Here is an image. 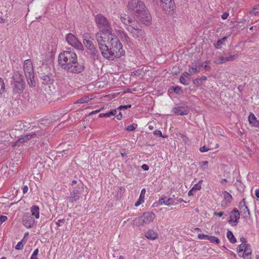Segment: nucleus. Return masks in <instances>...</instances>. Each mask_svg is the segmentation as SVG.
I'll use <instances>...</instances> for the list:
<instances>
[{
    "label": "nucleus",
    "instance_id": "1",
    "mask_svg": "<svg viewBox=\"0 0 259 259\" xmlns=\"http://www.w3.org/2000/svg\"><path fill=\"white\" fill-rule=\"evenodd\" d=\"M99 48L103 57L108 60L113 61L124 56L125 52L122 45L115 35L107 36V42Z\"/></svg>",
    "mask_w": 259,
    "mask_h": 259
},
{
    "label": "nucleus",
    "instance_id": "2",
    "mask_svg": "<svg viewBox=\"0 0 259 259\" xmlns=\"http://www.w3.org/2000/svg\"><path fill=\"white\" fill-rule=\"evenodd\" d=\"M77 61L76 53L71 48H68L66 51L61 53L58 56V62L61 67L66 70L69 65L75 64Z\"/></svg>",
    "mask_w": 259,
    "mask_h": 259
},
{
    "label": "nucleus",
    "instance_id": "3",
    "mask_svg": "<svg viewBox=\"0 0 259 259\" xmlns=\"http://www.w3.org/2000/svg\"><path fill=\"white\" fill-rule=\"evenodd\" d=\"M95 22L100 32L108 36L114 35L112 34V28L108 19L102 14H98L95 16Z\"/></svg>",
    "mask_w": 259,
    "mask_h": 259
},
{
    "label": "nucleus",
    "instance_id": "4",
    "mask_svg": "<svg viewBox=\"0 0 259 259\" xmlns=\"http://www.w3.org/2000/svg\"><path fill=\"white\" fill-rule=\"evenodd\" d=\"M84 185L80 180H78V185L73 187L72 190L70 193V195L66 198L67 203H76L80 198L81 194L84 192Z\"/></svg>",
    "mask_w": 259,
    "mask_h": 259
},
{
    "label": "nucleus",
    "instance_id": "5",
    "mask_svg": "<svg viewBox=\"0 0 259 259\" xmlns=\"http://www.w3.org/2000/svg\"><path fill=\"white\" fill-rule=\"evenodd\" d=\"M23 70L27 83L29 87H35L36 83L34 80V73L32 63L30 59H27L24 61Z\"/></svg>",
    "mask_w": 259,
    "mask_h": 259
},
{
    "label": "nucleus",
    "instance_id": "6",
    "mask_svg": "<svg viewBox=\"0 0 259 259\" xmlns=\"http://www.w3.org/2000/svg\"><path fill=\"white\" fill-rule=\"evenodd\" d=\"M146 8L145 4L139 0H131L128 2L127 9L131 13L137 17Z\"/></svg>",
    "mask_w": 259,
    "mask_h": 259
},
{
    "label": "nucleus",
    "instance_id": "7",
    "mask_svg": "<svg viewBox=\"0 0 259 259\" xmlns=\"http://www.w3.org/2000/svg\"><path fill=\"white\" fill-rule=\"evenodd\" d=\"M155 217V214L152 212H145L141 217L135 218L133 220V225L136 226H140L149 224L153 221Z\"/></svg>",
    "mask_w": 259,
    "mask_h": 259
},
{
    "label": "nucleus",
    "instance_id": "8",
    "mask_svg": "<svg viewBox=\"0 0 259 259\" xmlns=\"http://www.w3.org/2000/svg\"><path fill=\"white\" fill-rule=\"evenodd\" d=\"M126 29L135 38H138L140 40V38H142L144 36V31L138 28L136 25H130Z\"/></svg>",
    "mask_w": 259,
    "mask_h": 259
},
{
    "label": "nucleus",
    "instance_id": "9",
    "mask_svg": "<svg viewBox=\"0 0 259 259\" xmlns=\"http://www.w3.org/2000/svg\"><path fill=\"white\" fill-rule=\"evenodd\" d=\"M66 40L69 45L74 47L77 50H83V47L82 44L74 34L71 33H68L66 35Z\"/></svg>",
    "mask_w": 259,
    "mask_h": 259
},
{
    "label": "nucleus",
    "instance_id": "10",
    "mask_svg": "<svg viewBox=\"0 0 259 259\" xmlns=\"http://www.w3.org/2000/svg\"><path fill=\"white\" fill-rule=\"evenodd\" d=\"M162 9L166 14H171L176 8L174 0H160Z\"/></svg>",
    "mask_w": 259,
    "mask_h": 259
},
{
    "label": "nucleus",
    "instance_id": "11",
    "mask_svg": "<svg viewBox=\"0 0 259 259\" xmlns=\"http://www.w3.org/2000/svg\"><path fill=\"white\" fill-rule=\"evenodd\" d=\"M240 217V212L235 208L230 212L228 222L232 226H236L238 223Z\"/></svg>",
    "mask_w": 259,
    "mask_h": 259
},
{
    "label": "nucleus",
    "instance_id": "12",
    "mask_svg": "<svg viewBox=\"0 0 259 259\" xmlns=\"http://www.w3.org/2000/svg\"><path fill=\"white\" fill-rule=\"evenodd\" d=\"M84 69V64L83 63L77 62L68 66L65 70L73 73H79Z\"/></svg>",
    "mask_w": 259,
    "mask_h": 259
},
{
    "label": "nucleus",
    "instance_id": "13",
    "mask_svg": "<svg viewBox=\"0 0 259 259\" xmlns=\"http://www.w3.org/2000/svg\"><path fill=\"white\" fill-rule=\"evenodd\" d=\"M137 17L146 25H149L151 24L152 17L146 8Z\"/></svg>",
    "mask_w": 259,
    "mask_h": 259
},
{
    "label": "nucleus",
    "instance_id": "14",
    "mask_svg": "<svg viewBox=\"0 0 259 259\" xmlns=\"http://www.w3.org/2000/svg\"><path fill=\"white\" fill-rule=\"evenodd\" d=\"M165 205L170 206L174 204V200L172 198H167L165 196H162L159 199V201L153 203L154 207H157L158 205Z\"/></svg>",
    "mask_w": 259,
    "mask_h": 259
},
{
    "label": "nucleus",
    "instance_id": "15",
    "mask_svg": "<svg viewBox=\"0 0 259 259\" xmlns=\"http://www.w3.org/2000/svg\"><path fill=\"white\" fill-rule=\"evenodd\" d=\"M171 112L178 115H185L188 114L190 109L188 106H178L173 108Z\"/></svg>",
    "mask_w": 259,
    "mask_h": 259
},
{
    "label": "nucleus",
    "instance_id": "16",
    "mask_svg": "<svg viewBox=\"0 0 259 259\" xmlns=\"http://www.w3.org/2000/svg\"><path fill=\"white\" fill-rule=\"evenodd\" d=\"M39 76L42 80V83L44 84H51L53 82V75L51 72L39 73Z\"/></svg>",
    "mask_w": 259,
    "mask_h": 259
},
{
    "label": "nucleus",
    "instance_id": "17",
    "mask_svg": "<svg viewBox=\"0 0 259 259\" xmlns=\"http://www.w3.org/2000/svg\"><path fill=\"white\" fill-rule=\"evenodd\" d=\"M239 208L241 212L244 214V218H250V213L248 207L245 203V199H243L239 204Z\"/></svg>",
    "mask_w": 259,
    "mask_h": 259
},
{
    "label": "nucleus",
    "instance_id": "18",
    "mask_svg": "<svg viewBox=\"0 0 259 259\" xmlns=\"http://www.w3.org/2000/svg\"><path fill=\"white\" fill-rule=\"evenodd\" d=\"M42 132H34L31 134H28L25 135L24 137L20 138L18 140L19 142L20 143H24L30 139H31L33 137H37L39 138L41 136H42L44 134H42Z\"/></svg>",
    "mask_w": 259,
    "mask_h": 259
},
{
    "label": "nucleus",
    "instance_id": "19",
    "mask_svg": "<svg viewBox=\"0 0 259 259\" xmlns=\"http://www.w3.org/2000/svg\"><path fill=\"white\" fill-rule=\"evenodd\" d=\"M23 225L27 228H31L34 224V219L30 215H24L23 218Z\"/></svg>",
    "mask_w": 259,
    "mask_h": 259
},
{
    "label": "nucleus",
    "instance_id": "20",
    "mask_svg": "<svg viewBox=\"0 0 259 259\" xmlns=\"http://www.w3.org/2000/svg\"><path fill=\"white\" fill-rule=\"evenodd\" d=\"M203 66V64L200 62H196L193 63V66L189 69V74L190 76L193 75L194 73L199 72L201 67Z\"/></svg>",
    "mask_w": 259,
    "mask_h": 259
},
{
    "label": "nucleus",
    "instance_id": "21",
    "mask_svg": "<svg viewBox=\"0 0 259 259\" xmlns=\"http://www.w3.org/2000/svg\"><path fill=\"white\" fill-rule=\"evenodd\" d=\"M14 91L16 93H22L25 89V82L14 81Z\"/></svg>",
    "mask_w": 259,
    "mask_h": 259
},
{
    "label": "nucleus",
    "instance_id": "22",
    "mask_svg": "<svg viewBox=\"0 0 259 259\" xmlns=\"http://www.w3.org/2000/svg\"><path fill=\"white\" fill-rule=\"evenodd\" d=\"M248 121L251 126L259 127V120L252 113H250L248 116Z\"/></svg>",
    "mask_w": 259,
    "mask_h": 259
},
{
    "label": "nucleus",
    "instance_id": "23",
    "mask_svg": "<svg viewBox=\"0 0 259 259\" xmlns=\"http://www.w3.org/2000/svg\"><path fill=\"white\" fill-rule=\"evenodd\" d=\"M96 38L99 48L102 47L101 45L104 46L107 42V39L103 36L100 32H98L96 34Z\"/></svg>",
    "mask_w": 259,
    "mask_h": 259
},
{
    "label": "nucleus",
    "instance_id": "24",
    "mask_svg": "<svg viewBox=\"0 0 259 259\" xmlns=\"http://www.w3.org/2000/svg\"><path fill=\"white\" fill-rule=\"evenodd\" d=\"M120 20L121 22L125 25L127 26V27L130 25H134L133 24V20L128 15L126 14H123L122 16H120Z\"/></svg>",
    "mask_w": 259,
    "mask_h": 259
},
{
    "label": "nucleus",
    "instance_id": "25",
    "mask_svg": "<svg viewBox=\"0 0 259 259\" xmlns=\"http://www.w3.org/2000/svg\"><path fill=\"white\" fill-rule=\"evenodd\" d=\"M118 34L123 42L128 43L130 41L129 36L123 30H119L118 31Z\"/></svg>",
    "mask_w": 259,
    "mask_h": 259
},
{
    "label": "nucleus",
    "instance_id": "26",
    "mask_svg": "<svg viewBox=\"0 0 259 259\" xmlns=\"http://www.w3.org/2000/svg\"><path fill=\"white\" fill-rule=\"evenodd\" d=\"M88 54L90 55V58L93 60H98L99 58V53L96 48L89 51Z\"/></svg>",
    "mask_w": 259,
    "mask_h": 259
},
{
    "label": "nucleus",
    "instance_id": "27",
    "mask_svg": "<svg viewBox=\"0 0 259 259\" xmlns=\"http://www.w3.org/2000/svg\"><path fill=\"white\" fill-rule=\"evenodd\" d=\"M145 237L150 240H154L158 238V234L153 230H149L145 233Z\"/></svg>",
    "mask_w": 259,
    "mask_h": 259
},
{
    "label": "nucleus",
    "instance_id": "28",
    "mask_svg": "<svg viewBox=\"0 0 259 259\" xmlns=\"http://www.w3.org/2000/svg\"><path fill=\"white\" fill-rule=\"evenodd\" d=\"M146 193V190L145 188H143L141 192L139 197L138 200L135 203V206L137 207L139 206L141 204H142L144 201V195Z\"/></svg>",
    "mask_w": 259,
    "mask_h": 259
},
{
    "label": "nucleus",
    "instance_id": "29",
    "mask_svg": "<svg viewBox=\"0 0 259 259\" xmlns=\"http://www.w3.org/2000/svg\"><path fill=\"white\" fill-rule=\"evenodd\" d=\"M223 194L225 203L226 205H228L229 203H231L233 198L232 196L229 192L226 191L223 192Z\"/></svg>",
    "mask_w": 259,
    "mask_h": 259
},
{
    "label": "nucleus",
    "instance_id": "30",
    "mask_svg": "<svg viewBox=\"0 0 259 259\" xmlns=\"http://www.w3.org/2000/svg\"><path fill=\"white\" fill-rule=\"evenodd\" d=\"M30 210L32 213V215L34 216L36 219H38L39 217V208L38 206L33 205L31 208Z\"/></svg>",
    "mask_w": 259,
    "mask_h": 259
},
{
    "label": "nucleus",
    "instance_id": "31",
    "mask_svg": "<svg viewBox=\"0 0 259 259\" xmlns=\"http://www.w3.org/2000/svg\"><path fill=\"white\" fill-rule=\"evenodd\" d=\"M227 37L226 36H224L218 40L217 42L214 43V46L215 48L217 49H221L223 45H225V41L227 40Z\"/></svg>",
    "mask_w": 259,
    "mask_h": 259
},
{
    "label": "nucleus",
    "instance_id": "32",
    "mask_svg": "<svg viewBox=\"0 0 259 259\" xmlns=\"http://www.w3.org/2000/svg\"><path fill=\"white\" fill-rule=\"evenodd\" d=\"M206 76L204 75L202 76L200 78H197L193 80V83L197 87L200 86L202 83V82L206 80Z\"/></svg>",
    "mask_w": 259,
    "mask_h": 259
},
{
    "label": "nucleus",
    "instance_id": "33",
    "mask_svg": "<svg viewBox=\"0 0 259 259\" xmlns=\"http://www.w3.org/2000/svg\"><path fill=\"white\" fill-rule=\"evenodd\" d=\"M188 76H190V75L188 72H186L183 73L180 78V82L184 85L188 84V82L186 79V78L188 77Z\"/></svg>",
    "mask_w": 259,
    "mask_h": 259
},
{
    "label": "nucleus",
    "instance_id": "34",
    "mask_svg": "<svg viewBox=\"0 0 259 259\" xmlns=\"http://www.w3.org/2000/svg\"><path fill=\"white\" fill-rule=\"evenodd\" d=\"M83 44L85 47L89 50V51L95 48L91 40L84 39Z\"/></svg>",
    "mask_w": 259,
    "mask_h": 259
},
{
    "label": "nucleus",
    "instance_id": "35",
    "mask_svg": "<svg viewBox=\"0 0 259 259\" xmlns=\"http://www.w3.org/2000/svg\"><path fill=\"white\" fill-rule=\"evenodd\" d=\"M227 237L231 243H235L236 242V239L231 231H228Z\"/></svg>",
    "mask_w": 259,
    "mask_h": 259
},
{
    "label": "nucleus",
    "instance_id": "36",
    "mask_svg": "<svg viewBox=\"0 0 259 259\" xmlns=\"http://www.w3.org/2000/svg\"><path fill=\"white\" fill-rule=\"evenodd\" d=\"M13 78L14 81L25 82L23 79L22 75L20 74L18 72L15 73V74L13 76Z\"/></svg>",
    "mask_w": 259,
    "mask_h": 259
},
{
    "label": "nucleus",
    "instance_id": "37",
    "mask_svg": "<svg viewBox=\"0 0 259 259\" xmlns=\"http://www.w3.org/2000/svg\"><path fill=\"white\" fill-rule=\"evenodd\" d=\"M91 99H90V98L88 96H83V97H81V98H80L79 99H78V100H77L74 103L75 104H77V103L82 104V103L88 102Z\"/></svg>",
    "mask_w": 259,
    "mask_h": 259
},
{
    "label": "nucleus",
    "instance_id": "38",
    "mask_svg": "<svg viewBox=\"0 0 259 259\" xmlns=\"http://www.w3.org/2000/svg\"><path fill=\"white\" fill-rule=\"evenodd\" d=\"M5 92V86L4 80L2 78H0V97H2L3 94Z\"/></svg>",
    "mask_w": 259,
    "mask_h": 259
},
{
    "label": "nucleus",
    "instance_id": "39",
    "mask_svg": "<svg viewBox=\"0 0 259 259\" xmlns=\"http://www.w3.org/2000/svg\"><path fill=\"white\" fill-rule=\"evenodd\" d=\"M170 89L178 95L181 94L183 93L181 88L179 86L171 87Z\"/></svg>",
    "mask_w": 259,
    "mask_h": 259
},
{
    "label": "nucleus",
    "instance_id": "40",
    "mask_svg": "<svg viewBox=\"0 0 259 259\" xmlns=\"http://www.w3.org/2000/svg\"><path fill=\"white\" fill-rule=\"evenodd\" d=\"M227 62V59L226 57H220L217 60L214 61V63L218 64H222Z\"/></svg>",
    "mask_w": 259,
    "mask_h": 259
},
{
    "label": "nucleus",
    "instance_id": "41",
    "mask_svg": "<svg viewBox=\"0 0 259 259\" xmlns=\"http://www.w3.org/2000/svg\"><path fill=\"white\" fill-rule=\"evenodd\" d=\"M259 13V5H255L251 11H250L249 14L252 15H256Z\"/></svg>",
    "mask_w": 259,
    "mask_h": 259
},
{
    "label": "nucleus",
    "instance_id": "42",
    "mask_svg": "<svg viewBox=\"0 0 259 259\" xmlns=\"http://www.w3.org/2000/svg\"><path fill=\"white\" fill-rule=\"evenodd\" d=\"M201 168L205 170L208 168V162L207 161H202L199 162Z\"/></svg>",
    "mask_w": 259,
    "mask_h": 259
},
{
    "label": "nucleus",
    "instance_id": "43",
    "mask_svg": "<svg viewBox=\"0 0 259 259\" xmlns=\"http://www.w3.org/2000/svg\"><path fill=\"white\" fill-rule=\"evenodd\" d=\"M238 57V54L237 53H235L233 55L230 54L228 57H227V61H232L236 59Z\"/></svg>",
    "mask_w": 259,
    "mask_h": 259
},
{
    "label": "nucleus",
    "instance_id": "44",
    "mask_svg": "<svg viewBox=\"0 0 259 259\" xmlns=\"http://www.w3.org/2000/svg\"><path fill=\"white\" fill-rule=\"evenodd\" d=\"M244 249L243 254H251V248L250 244H245V249Z\"/></svg>",
    "mask_w": 259,
    "mask_h": 259
},
{
    "label": "nucleus",
    "instance_id": "45",
    "mask_svg": "<svg viewBox=\"0 0 259 259\" xmlns=\"http://www.w3.org/2000/svg\"><path fill=\"white\" fill-rule=\"evenodd\" d=\"M137 127H138V124L137 123H133L132 124L128 125V126H127L126 127L125 130L127 131L131 132V131H133L135 130H136Z\"/></svg>",
    "mask_w": 259,
    "mask_h": 259
},
{
    "label": "nucleus",
    "instance_id": "46",
    "mask_svg": "<svg viewBox=\"0 0 259 259\" xmlns=\"http://www.w3.org/2000/svg\"><path fill=\"white\" fill-rule=\"evenodd\" d=\"M211 243H215L217 244H219L220 241L217 237L212 236H209V240Z\"/></svg>",
    "mask_w": 259,
    "mask_h": 259
},
{
    "label": "nucleus",
    "instance_id": "47",
    "mask_svg": "<svg viewBox=\"0 0 259 259\" xmlns=\"http://www.w3.org/2000/svg\"><path fill=\"white\" fill-rule=\"evenodd\" d=\"M114 115V113L112 111H109L105 113H101L99 115V117H109L111 116Z\"/></svg>",
    "mask_w": 259,
    "mask_h": 259
},
{
    "label": "nucleus",
    "instance_id": "48",
    "mask_svg": "<svg viewBox=\"0 0 259 259\" xmlns=\"http://www.w3.org/2000/svg\"><path fill=\"white\" fill-rule=\"evenodd\" d=\"M202 182V180H200L199 182L196 184L192 188L193 190H200L201 188V184Z\"/></svg>",
    "mask_w": 259,
    "mask_h": 259
},
{
    "label": "nucleus",
    "instance_id": "49",
    "mask_svg": "<svg viewBox=\"0 0 259 259\" xmlns=\"http://www.w3.org/2000/svg\"><path fill=\"white\" fill-rule=\"evenodd\" d=\"M142 69H138L132 72V76H140L142 73Z\"/></svg>",
    "mask_w": 259,
    "mask_h": 259
},
{
    "label": "nucleus",
    "instance_id": "50",
    "mask_svg": "<svg viewBox=\"0 0 259 259\" xmlns=\"http://www.w3.org/2000/svg\"><path fill=\"white\" fill-rule=\"evenodd\" d=\"M209 236L204 234H199L198 238L200 239L209 240Z\"/></svg>",
    "mask_w": 259,
    "mask_h": 259
},
{
    "label": "nucleus",
    "instance_id": "51",
    "mask_svg": "<svg viewBox=\"0 0 259 259\" xmlns=\"http://www.w3.org/2000/svg\"><path fill=\"white\" fill-rule=\"evenodd\" d=\"M16 130H22L23 126L22 122L18 121L15 124Z\"/></svg>",
    "mask_w": 259,
    "mask_h": 259
},
{
    "label": "nucleus",
    "instance_id": "52",
    "mask_svg": "<svg viewBox=\"0 0 259 259\" xmlns=\"http://www.w3.org/2000/svg\"><path fill=\"white\" fill-rule=\"evenodd\" d=\"M23 244L22 243V240H21V241L17 243V244L15 246V249L17 250L22 249L23 248Z\"/></svg>",
    "mask_w": 259,
    "mask_h": 259
},
{
    "label": "nucleus",
    "instance_id": "53",
    "mask_svg": "<svg viewBox=\"0 0 259 259\" xmlns=\"http://www.w3.org/2000/svg\"><path fill=\"white\" fill-rule=\"evenodd\" d=\"M132 107L131 105H120L118 107V110H121L122 109H127L130 108Z\"/></svg>",
    "mask_w": 259,
    "mask_h": 259
},
{
    "label": "nucleus",
    "instance_id": "54",
    "mask_svg": "<svg viewBox=\"0 0 259 259\" xmlns=\"http://www.w3.org/2000/svg\"><path fill=\"white\" fill-rule=\"evenodd\" d=\"M180 137L182 139L183 141L185 143H189L190 141L189 139L185 135L181 134Z\"/></svg>",
    "mask_w": 259,
    "mask_h": 259
},
{
    "label": "nucleus",
    "instance_id": "55",
    "mask_svg": "<svg viewBox=\"0 0 259 259\" xmlns=\"http://www.w3.org/2000/svg\"><path fill=\"white\" fill-rule=\"evenodd\" d=\"M245 244H241L238 246V252L239 253H240V252H242L244 251V249H245Z\"/></svg>",
    "mask_w": 259,
    "mask_h": 259
},
{
    "label": "nucleus",
    "instance_id": "56",
    "mask_svg": "<svg viewBox=\"0 0 259 259\" xmlns=\"http://www.w3.org/2000/svg\"><path fill=\"white\" fill-rule=\"evenodd\" d=\"M209 150H210V149L208 148L205 145H204L203 146L200 147V149H199V151L201 152H202V153L207 152V151H209Z\"/></svg>",
    "mask_w": 259,
    "mask_h": 259
},
{
    "label": "nucleus",
    "instance_id": "57",
    "mask_svg": "<svg viewBox=\"0 0 259 259\" xmlns=\"http://www.w3.org/2000/svg\"><path fill=\"white\" fill-rule=\"evenodd\" d=\"M8 220V217L5 215L0 216V225Z\"/></svg>",
    "mask_w": 259,
    "mask_h": 259
},
{
    "label": "nucleus",
    "instance_id": "58",
    "mask_svg": "<svg viewBox=\"0 0 259 259\" xmlns=\"http://www.w3.org/2000/svg\"><path fill=\"white\" fill-rule=\"evenodd\" d=\"M153 134H154V135H157V136H158L159 137L162 136V133L159 130H156V131H155L153 132Z\"/></svg>",
    "mask_w": 259,
    "mask_h": 259
},
{
    "label": "nucleus",
    "instance_id": "59",
    "mask_svg": "<svg viewBox=\"0 0 259 259\" xmlns=\"http://www.w3.org/2000/svg\"><path fill=\"white\" fill-rule=\"evenodd\" d=\"M223 212L222 211H220V212H217V211H214V213H213V214L214 215H216V216H218L219 217H222L223 215Z\"/></svg>",
    "mask_w": 259,
    "mask_h": 259
},
{
    "label": "nucleus",
    "instance_id": "60",
    "mask_svg": "<svg viewBox=\"0 0 259 259\" xmlns=\"http://www.w3.org/2000/svg\"><path fill=\"white\" fill-rule=\"evenodd\" d=\"M142 168L145 171H147L149 170V166L146 164H144L141 166Z\"/></svg>",
    "mask_w": 259,
    "mask_h": 259
},
{
    "label": "nucleus",
    "instance_id": "61",
    "mask_svg": "<svg viewBox=\"0 0 259 259\" xmlns=\"http://www.w3.org/2000/svg\"><path fill=\"white\" fill-rule=\"evenodd\" d=\"M65 222V220L64 219H60L58 221V222L56 223V225L58 227H60L61 226L60 222L61 223H64Z\"/></svg>",
    "mask_w": 259,
    "mask_h": 259
},
{
    "label": "nucleus",
    "instance_id": "62",
    "mask_svg": "<svg viewBox=\"0 0 259 259\" xmlns=\"http://www.w3.org/2000/svg\"><path fill=\"white\" fill-rule=\"evenodd\" d=\"M229 16V13H227V12H225L224 13H223L222 15V18L224 20L225 19H226L227 18V17H228Z\"/></svg>",
    "mask_w": 259,
    "mask_h": 259
},
{
    "label": "nucleus",
    "instance_id": "63",
    "mask_svg": "<svg viewBox=\"0 0 259 259\" xmlns=\"http://www.w3.org/2000/svg\"><path fill=\"white\" fill-rule=\"evenodd\" d=\"M244 254V259H251V254Z\"/></svg>",
    "mask_w": 259,
    "mask_h": 259
},
{
    "label": "nucleus",
    "instance_id": "64",
    "mask_svg": "<svg viewBox=\"0 0 259 259\" xmlns=\"http://www.w3.org/2000/svg\"><path fill=\"white\" fill-rule=\"evenodd\" d=\"M22 190H23V193H26L27 192H28V187L27 186H24L23 188H22Z\"/></svg>",
    "mask_w": 259,
    "mask_h": 259
}]
</instances>
